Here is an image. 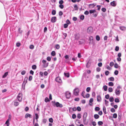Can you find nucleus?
<instances>
[{
	"instance_id": "nucleus-47",
	"label": "nucleus",
	"mask_w": 126,
	"mask_h": 126,
	"mask_svg": "<svg viewBox=\"0 0 126 126\" xmlns=\"http://www.w3.org/2000/svg\"><path fill=\"white\" fill-rule=\"evenodd\" d=\"M110 97V96L109 94H107L105 95V98L107 99H108Z\"/></svg>"
},
{
	"instance_id": "nucleus-33",
	"label": "nucleus",
	"mask_w": 126,
	"mask_h": 126,
	"mask_svg": "<svg viewBox=\"0 0 126 126\" xmlns=\"http://www.w3.org/2000/svg\"><path fill=\"white\" fill-rule=\"evenodd\" d=\"M100 108L98 107H96L95 108V111H99L100 110Z\"/></svg>"
},
{
	"instance_id": "nucleus-42",
	"label": "nucleus",
	"mask_w": 126,
	"mask_h": 126,
	"mask_svg": "<svg viewBox=\"0 0 126 126\" xmlns=\"http://www.w3.org/2000/svg\"><path fill=\"white\" fill-rule=\"evenodd\" d=\"M77 110L78 111H80L81 110V108L79 107H78L77 108Z\"/></svg>"
},
{
	"instance_id": "nucleus-20",
	"label": "nucleus",
	"mask_w": 126,
	"mask_h": 126,
	"mask_svg": "<svg viewBox=\"0 0 126 126\" xmlns=\"http://www.w3.org/2000/svg\"><path fill=\"white\" fill-rule=\"evenodd\" d=\"M96 12V11L94 10H90L89 11V13L90 14H92Z\"/></svg>"
},
{
	"instance_id": "nucleus-48",
	"label": "nucleus",
	"mask_w": 126,
	"mask_h": 126,
	"mask_svg": "<svg viewBox=\"0 0 126 126\" xmlns=\"http://www.w3.org/2000/svg\"><path fill=\"white\" fill-rule=\"evenodd\" d=\"M77 117L78 118L80 119L81 117L80 114V113L78 114L77 115Z\"/></svg>"
},
{
	"instance_id": "nucleus-38",
	"label": "nucleus",
	"mask_w": 126,
	"mask_h": 126,
	"mask_svg": "<svg viewBox=\"0 0 126 126\" xmlns=\"http://www.w3.org/2000/svg\"><path fill=\"white\" fill-rule=\"evenodd\" d=\"M49 101V99L48 98L46 97L45 98V101L46 102H47Z\"/></svg>"
},
{
	"instance_id": "nucleus-54",
	"label": "nucleus",
	"mask_w": 126,
	"mask_h": 126,
	"mask_svg": "<svg viewBox=\"0 0 126 126\" xmlns=\"http://www.w3.org/2000/svg\"><path fill=\"white\" fill-rule=\"evenodd\" d=\"M101 10L103 12H105L106 11V9L105 8H102Z\"/></svg>"
},
{
	"instance_id": "nucleus-4",
	"label": "nucleus",
	"mask_w": 126,
	"mask_h": 126,
	"mask_svg": "<svg viewBox=\"0 0 126 126\" xmlns=\"http://www.w3.org/2000/svg\"><path fill=\"white\" fill-rule=\"evenodd\" d=\"M65 95L66 98H69L70 97L71 95L70 93L68 92H66Z\"/></svg>"
},
{
	"instance_id": "nucleus-44",
	"label": "nucleus",
	"mask_w": 126,
	"mask_h": 126,
	"mask_svg": "<svg viewBox=\"0 0 126 126\" xmlns=\"http://www.w3.org/2000/svg\"><path fill=\"white\" fill-rule=\"evenodd\" d=\"M115 101L116 102L118 103L119 102V100L118 99L116 98L115 99Z\"/></svg>"
},
{
	"instance_id": "nucleus-60",
	"label": "nucleus",
	"mask_w": 126,
	"mask_h": 126,
	"mask_svg": "<svg viewBox=\"0 0 126 126\" xmlns=\"http://www.w3.org/2000/svg\"><path fill=\"white\" fill-rule=\"evenodd\" d=\"M59 15L60 16H62L63 14V13L62 11H60L59 12Z\"/></svg>"
},
{
	"instance_id": "nucleus-39",
	"label": "nucleus",
	"mask_w": 126,
	"mask_h": 126,
	"mask_svg": "<svg viewBox=\"0 0 126 126\" xmlns=\"http://www.w3.org/2000/svg\"><path fill=\"white\" fill-rule=\"evenodd\" d=\"M56 13V11L55 10H53L52 12V14L53 15H54Z\"/></svg>"
},
{
	"instance_id": "nucleus-43",
	"label": "nucleus",
	"mask_w": 126,
	"mask_h": 126,
	"mask_svg": "<svg viewBox=\"0 0 126 126\" xmlns=\"http://www.w3.org/2000/svg\"><path fill=\"white\" fill-rule=\"evenodd\" d=\"M49 121L51 123H52L53 122V119L52 118H50L49 119Z\"/></svg>"
},
{
	"instance_id": "nucleus-34",
	"label": "nucleus",
	"mask_w": 126,
	"mask_h": 126,
	"mask_svg": "<svg viewBox=\"0 0 126 126\" xmlns=\"http://www.w3.org/2000/svg\"><path fill=\"white\" fill-rule=\"evenodd\" d=\"M103 123L102 122L100 121L98 122V124L99 125H101L103 124Z\"/></svg>"
},
{
	"instance_id": "nucleus-14",
	"label": "nucleus",
	"mask_w": 126,
	"mask_h": 126,
	"mask_svg": "<svg viewBox=\"0 0 126 126\" xmlns=\"http://www.w3.org/2000/svg\"><path fill=\"white\" fill-rule=\"evenodd\" d=\"M93 31V28L92 27H89L87 29V32H92Z\"/></svg>"
},
{
	"instance_id": "nucleus-35",
	"label": "nucleus",
	"mask_w": 126,
	"mask_h": 126,
	"mask_svg": "<svg viewBox=\"0 0 126 126\" xmlns=\"http://www.w3.org/2000/svg\"><path fill=\"white\" fill-rule=\"evenodd\" d=\"M27 79L25 80V79H24V81L23 82V85H25L27 83Z\"/></svg>"
},
{
	"instance_id": "nucleus-31",
	"label": "nucleus",
	"mask_w": 126,
	"mask_h": 126,
	"mask_svg": "<svg viewBox=\"0 0 126 126\" xmlns=\"http://www.w3.org/2000/svg\"><path fill=\"white\" fill-rule=\"evenodd\" d=\"M19 104L18 102L17 101H15L14 103V105L15 106H18Z\"/></svg>"
},
{
	"instance_id": "nucleus-32",
	"label": "nucleus",
	"mask_w": 126,
	"mask_h": 126,
	"mask_svg": "<svg viewBox=\"0 0 126 126\" xmlns=\"http://www.w3.org/2000/svg\"><path fill=\"white\" fill-rule=\"evenodd\" d=\"M109 101L110 102H112L113 101L114 99L113 97H110L109 98Z\"/></svg>"
},
{
	"instance_id": "nucleus-28",
	"label": "nucleus",
	"mask_w": 126,
	"mask_h": 126,
	"mask_svg": "<svg viewBox=\"0 0 126 126\" xmlns=\"http://www.w3.org/2000/svg\"><path fill=\"white\" fill-rule=\"evenodd\" d=\"M108 90L109 92H112L113 90L112 88L111 87L109 88L108 89Z\"/></svg>"
},
{
	"instance_id": "nucleus-37",
	"label": "nucleus",
	"mask_w": 126,
	"mask_h": 126,
	"mask_svg": "<svg viewBox=\"0 0 126 126\" xmlns=\"http://www.w3.org/2000/svg\"><path fill=\"white\" fill-rule=\"evenodd\" d=\"M32 68L33 69H35L36 68V66L35 65H33L32 67Z\"/></svg>"
},
{
	"instance_id": "nucleus-45",
	"label": "nucleus",
	"mask_w": 126,
	"mask_h": 126,
	"mask_svg": "<svg viewBox=\"0 0 126 126\" xmlns=\"http://www.w3.org/2000/svg\"><path fill=\"white\" fill-rule=\"evenodd\" d=\"M25 73H26V71H25V70H23V71H22L21 72V73L22 75H23L25 74Z\"/></svg>"
},
{
	"instance_id": "nucleus-23",
	"label": "nucleus",
	"mask_w": 126,
	"mask_h": 126,
	"mask_svg": "<svg viewBox=\"0 0 126 126\" xmlns=\"http://www.w3.org/2000/svg\"><path fill=\"white\" fill-rule=\"evenodd\" d=\"M96 39L97 41H99L100 40V37L99 36L97 35L96 36Z\"/></svg>"
},
{
	"instance_id": "nucleus-12",
	"label": "nucleus",
	"mask_w": 126,
	"mask_h": 126,
	"mask_svg": "<svg viewBox=\"0 0 126 126\" xmlns=\"http://www.w3.org/2000/svg\"><path fill=\"white\" fill-rule=\"evenodd\" d=\"M79 34H77L75 35V39L76 40L79 39Z\"/></svg>"
},
{
	"instance_id": "nucleus-51",
	"label": "nucleus",
	"mask_w": 126,
	"mask_h": 126,
	"mask_svg": "<svg viewBox=\"0 0 126 126\" xmlns=\"http://www.w3.org/2000/svg\"><path fill=\"white\" fill-rule=\"evenodd\" d=\"M103 110L105 113H106V108L105 107H103Z\"/></svg>"
},
{
	"instance_id": "nucleus-55",
	"label": "nucleus",
	"mask_w": 126,
	"mask_h": 126,
	"mask_svg": "<svg viewBox=\"0 0 126 126\" xmlns=\"http://www.w3.org/2000/svg\"><path fill=\"white\" fill-rule=\"evenodd\" d=\"M119 47L118 46H116L115 47V50L116 51H118L119 50Z\"/></svg>"
},
{
	"instance_id": "nucleus-22",
	"label": "nucleus",
	"mask_w": 126,
	"mask_h": 126,
	"mask_svg": "<svg viewBox=\"0 0 126 126\" xmlns=\"http://www.w3.org/2000/svg\"><path fill=\"white\" fill-rule=\"evenodd\" d=\"M8 74V72H5L4 74V75L3 76L2 78H5L6 77V76Z\"/></svg>"
},
{
	"instance_id": "nucleus-56",
	"label": "nucleus",
	"mask_w": 126,
	"mask_h": 126,
	"mask_svg": "<svg viewBox=\"0 0 126 126\" xmlns=\"http://www.w3.org/2000/svg\"><path fill=\"white\" fill-rule=\"evenodd\" d=\"M94 99L93 98H91L89 101V102L90 103H92Z\"/></svg>"
},
{
	"instance_id": "nucleus-53",
	"label": "nucleus",
	"mask_w": 126,
	"mask_h": 126,
	"mask_svg": "<svg viewBox=\"0 0 126 126\" xmlns=\"http://www.w3.org/2000/svg\"><path fill=\"white\" fill-rule=\"evenodd\" d=\"M113 117L114 118H116L117 117V115L116 113H114L113 115Z\"/></svg>"
},
{
	"instance_id": "nucleus-58",
	"label": "nucleus",
	"mask_w": 126,
	"mask_h": 126,
	"mask_svg": "<svg viewBox=\"0 0 126 126\" xmlns=\"http://www.w3.org/2000/svg\"><path fill=\"white\" fill-rule=\"evenodd\" d=\"M90 90V87H88L86 89L87 92H88Z\"/></svg>"
},
{
	"instance_id": "nucleus-8",
	"label": "nucleus",
	"mask_w": 126,
	"mask_h": 126,
	"mask_svg": "<svg viewBox=\"0 0 126 126\" xmlns=\"http://www.w3.org/2000/svg\"><path fill=\"white\" fill-rule=\"evenodd\" d=\"M56 80L58 82L61 83L62 82V80L61 78L59 77H57L56 79Z\"/></svg>"
},
{
	"instance_id": "nucleus-26",
	"label": "nucleus",
	"mask_w": 126,
	"mask_h": 126,
	"mask_svg": "<svg viewBox=\"0 0 126 126\" xmlns=\"http://www.w3.org/2000/svg\"><path fill=\"white\" fill-rule=\"evenodd\" d=\"M51 54L52 56H55L56 54L55 52L54 51H52L51 53Z\"/></svg>"
},
{
	"instance_id": "nucleus-52",
	"label": "nucleus",
	"mask_w": 126,
	"mask_h": 126,
	"mask_svg": "<svg viewBox=\"0 0 126 126\" xmlns=\"http://www.w3.org/2000/svg\"><path fill=\"white\" fill-rule=\"evenodd\" d=\"M76 117V116L75 114H73L72 115V118L73 119H75Z\"/></svg>"
},
{
	"instance_id": "nucleus-19",
	"label": "nucleus",
	"mask_w": 126,
	"mask_h": 126,
	"mask_svg": "<svg viewBox=\"0 0 126 126\" xmlns=\"http://www.w3.org/2000/svg\"><path fill=\"white\" fill-rule=\"evenodd\" d=\"M94 117L95 119H97L99 117V116L97 114H95L94 115Z\"/></svg>"
},
{
	"instance_id": "nucleus-49",
	"label": "nucleus",
	"mask_w": 126,
	"mask_h": 126,
	"mask_svg": "<svg viewBox=\"0 0 126 126\" xmlns=\"http://www.w3.org/2000/svg\"><path fill=\"white\" fill-rule=\"evenodd\" d=\"M11 115L9 114L8 116V118L7 120H8L9 121H10L11 120Z\"/></svg>"
},
{
	"instance_id": "nucleus-15",
	"label": "nucleus",
	"mask_w": 126,
	"mask_h": 126,
	"mask_svg": "<svg viewBox=\"0 0 126 126\" xmlns=\"http://www.w3.org/2000/svg\"><path fill=\"white\" fill-rule=\"evenodd\" d=\"M28 117L31 118V115L30 114L28 113H27L25 115V118H27Z\"/></svg>"
},
{
	"instance_id": "nucleus-50",
	"label": "nucleus",
	"mask_w": 126,
	"mask_h": 126,
	"mask_svg": "<svg viewBox=\"0 0 126 126\" xmlns=\"http://www.w3.org/2000/svg\"><path fill=\"white\" fill-rule=\"evenodd\" d=\"M114 64V63H113V62H110V66L112 67L113 65Z\"/></svg>"
},
{
	"instance_id": "nucleus-29",
	"label": "nucleus",
	"mask_w": 126,
	"mask_h": 126,
	"mask_svg": "<svg viewBox=\"0 0 126 126\" xmlns=\"http://www.w3.org/2000/svg\"><path fill=\"white\" fill-rule=\"evenodd\" d=\"M64 75L65 76L67 77L68 78L69 77V74L68 73H64Z\"/></svg>"
},
{
	"instance_id": "nucleus-11",
	"label": "nucleus",
	"mask_w": 126,
	"mask_h": 126,
	"mask_svg": "<svg viewBox=\"0 0 126 126\" xmlns=\"http://www.w3.org/2000/svg\"><path fill=\"white\" fill-rule=\"evenodd\" d=\"M95 5L94 3L90 4L89 5V7L90 8H92L94 7Z\"/></svg>"
},
{
	"instance_id": "nucleus-41",
	"label": "nucleus",
	"mask_w": 126,
	"mask_h": 126,
	"mask_svg": "<svg viewBox=\"0 0 126 126\" xmlns=\"http://www.w3.org/2000/svg\"><path fill=\"white\" fill-rule=\"evenodd\" d=\"M74 7L75 10H78V7L77 5H76L74 6Z\"/></svg>"
},
{
	"instance_id": "nucleus-62",
	"label": "nucleus",
	"mask_w": 126,
	"mask_h": 126,
	"mask_svg": "<svg viewBox=\"0 0 126 126\" xmlns=\"http://www.w3.org/2000/svg\"><path fill=\"white\" fill-rule=\"evenodd\" d=\"M109 73V72L108 71H107L105 72V74L106 75H108Z\"/></svg>"
},
{
	"instance_id": "nucleus-9",
	"label": "nucleus",
	"mask_w": 126,
	"mask_h": 126,
	"mask_svg": "<svg viewBox=\"0 0 126 126\" xmlns=\"http://www.w3.org/2000/svg\"><path fill=\"white\" fill-rule=\"evenodd\" d=\"M56 17L54 16L52 17L51 19V21L53 23L55 22H56Z\"/></svg>"
},
{
	"instance_id": "nucleus-63",
	"label": "nucleus",
	"mask_w": 126,
	"mask_h": 126,
	"mask_svg": "<svg viewBox=\"0 0 126 126\" xmlns=\"http://www.w3.org/2000/svg\"><path fill=\"white\" fill-rule=\"evenodd\" d=\"M98 65L99 67H101L102 65V63H98Z\"/></svg>"
},
{
	"instance_id": "nucleus-46",
	"label": "nucleus",
	"mask_w": 126,
	"mask_h": 126,
	"mask_svg": "<svg viewBox=\"0 0 126 126\" xmlns=\"http://www.w3.org/2000/svg\"><path fill=\"white\" fill-rule=\"evenodd\" d=\"M34 48V46L33 45H31L30 46V48L31 49H33Z\"/></svg>"
},
{
	"instance_id": "nucleus-21",
	"label": "nucleus",
	"mask_w": 126,
	"mask_h": 126,
	"mask_svg": "<svg viewBox=\"0 0 126 126\" xmlns=\"http://www.w3.org/2000/svg\"><path fill=\"white\" fill-rule=\"evenodd\" d=\"M9 121L8 120H7L5 122V124L7 126H9Z\"/></svg>"
},
{
	"instance_id": "nucleus-3",
	"label": "nucleus",
	"mask_w": 126,
	"mask_h": 126,
	"mask_svg": "<svg viewBox=\"0 0 126 126\" xmlns=\"http://www.w3.org/2000/svg\"><path fill=\"white\" fill-rule=\"evenodd\" d=\"M87 114L86 112H85L84 113L83 117V122H86V117L87 116Z\"/></svg>"
},
{
	"instance_id": "nucleus-6",
	"label": "nucleus",
	"mask_w": 126,
	"mask_h": 126,
	"mask_svg": "<svg viewBox=\"0 0 126 126\" xmlns=\"http://www.w3.org/2000/svg\"><path fill=\"white\" fill-rule=\"evenodd\" d=\"M120 91L119 89H117L115 90V93L116 95H119L120 94Z\"/></svg>"
},
{
	"instance_id": "nucleus-30",
	"label": "nucleus",
	"mask_w": 126,
	"mask_h": 126,
	"mask_svg": "<svg viewBox=\"0 0 126 126\" xmlns=\"http://www.w3.org/2000/svg\"><path fill=\"white\" fill-rule=\"evenodd\" d=\"M110 81H113L114 80V79L113 77H111L109 79Z\"/></svg>"
},
{
	"instance_id": "nucleus-5",
	"label": "nucleus",
	"mask_w": 126,
	"mask_h": 126,
	"mask_svg": "<svg viewBox=\"0 0 126 126\" xmlns=\"http://www.w3.org/2000/svg\"><path fill=\"white\" fill-rule=\"evenodd\" d=\"M55 104L57 107H62L63 106L62 104H60L58 102H57L55 103Z\"/></svg>"
},
{
	"instance_id": "nucleus-1",
	"label": "nucleus",
	"mask_w": 126,
	"mask_h": 126,
	"mask_svg": "<svg viewBox=\"0 0 126 126\" xmlns=\"http://www.w3.org/2000/svg\"><path fill=\"white\" fill-rule=\"evenodd\" d=\"M79 92V90L78 88L75 89L73 91L74 94L76 96H77L78 95Z\"/></svg>"
},
{
	"instance_id": "nucleus-17",
	"label": "nucleus",
	"mask_w": 126,
	"mask_h": 126,
	"mask_svg": "<svg viewBox=\"0 0 126 126\" xmlns=\"http://www.w3.org/2000/svg\"><path fill=\"white\" fill-rule=\"evenodd\" d=\"M48 63H46L44 64L43 65V68H46L47 67L48 65Z\"/></svg>"
},
{
	"instance_id": "nucleus-10",
	"label": "nucleus",
	"mask_w": 126,
	"mask_h": 126,
	"mask_svg": "<svg viewBox=\"0 0 126 126\" xmlns=\"http://www.w3.org/2000/svg\"><path fill=\"white\" fill-rule=\"evenodd\" d=\"M110 4L113 6H115L116 5V4L115 1H113L111 2Z\"/></svg>"
},
{
	"instance_id": "nucleus-16",
	"label": "nucleus",
	"mask_w": 126,
	"mask_h": 126,
	"mask_svg": "<svg viewBox=\"0 0 126 126\" xmlns=\"http://www.w3.org/2000/svg\"><path fill=\"white\" fill-rule=\"evenodd\" d=\"M101 100V98L100 96L98 95L97 97V101L100 102Z\"/></svg>"
},
{
	"instance_id": "nucleus-13",
	"label": "nucleus",
	"mask_w": 126,
	"mask_h": 126,
	"mask_svg": "<svg viewBox=\"0 0 126 126\" xmlns=\"http://www.w3.org/2000/svg\"><path fill=\"white\" fill-rule=\"evenodd\" d=\"M120 28L122 31H124L126 30V28L125 27H120Z\"/></svg>"
},
{
	"instance_id": "nucleus-36",
	"label": "nucleus",
	"mask_w": 126,
	"mask_h": 126,
	"mask_svg": "<svg viewBox=\"0 0 126 126\" xmlns=\"http://www.w3.org/2000/svg\"><path fill=\"white\" fill-rule=\"evenodd\" d=\"M35 119L37 120V121H38L37 119L38 118V114L37 113L35 114Z\"/></svg>"
},
{
	"instance_id": "nucleus-61",
	"label": "nucleus",
	"mask_w": 126,
	"mask_h": 126,
	"mask_svg": "<svg viewBox=\"0 0 126 126\" xmlns=\"http://www.w3.org/2000/svg\"><path fill=\"white\" fill-rule=\"evenodd\" d=\"M107 68L109 70H110L111 69V68L110 67L109 65L107 66Z\"/></svg>"
},
{
	"instance_id": "nucleus-2",
	"label": "nucleus",
	"mask_w": 126,
	"mask_h": 126,
	"mask_svg": "<svg viewBox=\"0 0 126 126\" xmlns=\"http://www.w3.org/2000/svg\"><path fill=\"white\" fill-rule=\"evenodd\" d=\"M22 95L21 93H19L18 94L17 98L19 101H21L22 100Z\"/></svg>"
},
{
	"instance_id": "nucleus-7",
	"label": "nucleus",
	"mask_w": 126,
	"mask_h": 126,
	"mask_svg": "<svg viewBox=\"0 0 126 126\" xmlns=\"http://www.w3.org/2000/svg\"><path fill=\"white\" fill-rule=\"evenodd\" d=\"M89 40L90 41L89 43L92 44L93 42V37L92 36H90L89 38Z\"/></svg>"
},
{
	"instance_id": "nucleus-27",
	"label": "nucleus",
	"mask_w": 126,
	"mask_h": 126,
	"mask_svg": "<svg viewBox=\"0 0 126 126\" xmlns=\"http://www.w3.org/2000/svg\"><path fill=\"white\" fill-rule=\"evenodd\" d=\"M119 66L117 63H115L114 64V67L116 68H118Z\"/></svg>"
},
{
	"instance_id": "nucleus-64",
	"label": "nucleus",
	"mask_w": 126,
	"mask_h": 126,
	"mask_svg": "<svg viewBox=\"0 0 126 126\" xmlns=\"http://www.w3.org/2000/svg\"><path fill=\"white\" fill-rule=\"evenodd\" d=\"M118 72L117 70H115L114 72V74L115 75H117L118 74Z\"/></svg>"
},
{
	"instance_id": "nucleus-18",
	"label": "nucleus",
	"mask_w": 126,
	"mask_h": 126,
	"mask_svg": "<svg viewBox=\"0 0 126 126\" xmlns=\"http://www.w3.org/2000/svg\"><path fill=\"white\" fill-rule=\"evenodd\" d=\"M79 44H82L83 43H84V40L82 39H81L79 41Z\"/></svg>"
},
{
	"instance_id": "nucleus-25",
	"label": "nucleus",
	"mask_w": 126,
	"mask_h": 126,
	"mask_svg": "<svg viewBox=\"0 0 126 126\" xmlns=\"http://www.w3.org/2000/svg\"><path fill=\"white\" fill-rule=\"evenodd\" d=\"M108 85L109 86H112L113 85V83L112 82H110L108 83Z\"/></svg>"
},
{
	"instance_id": "nucleus-24",
	"label": "nucleus",
	"mask_w": 126,
	"mask_h": 126,
	"mask_svg": "<svg viewBox=\"0 0 126 126\" xmlns=\"http://www.w3.org/2000/svg\"><path fill=\"white\" fill-rule=\"evenodd\" d=\"M103 88L104 90L105 91H106L107 90V86L105 85L103 86Z\"/></svg>"
},
{
	"instance_id": "nucleus-40",
	"label": "nucleus",
	"mask_w": 126,
	"mask_h": 126,
	"mask_svg": "<svg viewBox=\"0 0 126 126\" xmlns=\"http://www.w3.org/2000/svg\"><path fill=\"white\" fill-rule=\"evenodd\" d=\"M55 47L56 48L58 49L60 48V46L58 44H57L55 46Z\"/></svg>"
},
{
	"instance_id": "nucleus-57",
	"label": "nucleus",
	"mask_w": 126,
	"mask_h": 126,
	"mask_svg": "<svg viewBox=\"0 0 126 126\" xmlns=\"http://www.w3.org/2000/svg\"><path fill=\"white\" fill-rule=\"evenodd\" d=\"M59 7L62 9H63V5L61 4H60L59 5Z\"/></svg>"
},
{
	"instance_id": "nucleus-59",
	"label": "nucleus",
	"mask_w": 126,
	"mask_h": 126,
	"mask_svg": "<svg viewBox=\"0 0 126 126\" xmlns=\"http://www.w3.org/2000/svg\"><path fill=\"white\" fill-rule=\"evenodd\" d=\"M84 14L86 15H88L89 14V12L87 11H86L84 12Z\"/></svg>"
}]
</instances>
